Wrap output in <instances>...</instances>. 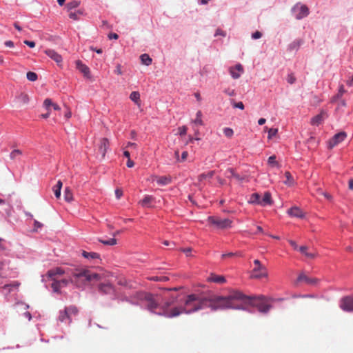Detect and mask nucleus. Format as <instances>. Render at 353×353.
Instances as JSON below:
<instances>
[{"instance_id":"obj_38","label":"nucleus","mask_w":353,"mask_h":353,"mask_svg":"<svg viewBox=\"0 0 353 353\" xmlns=\"http://www.w3.org/2000/svg\"><path fill=\"white\" fill-rule=\"evenodd\" d=\"M99 241L101 243H102L103 244L107 245H114L117 244V240L114 238H111L108 240L99 239Z\"/></svg>"},{"instance_id":"obj_43","label":"nucleus","mask_w":353,"mask_h":353,"mask_svg":"<svg viewBox=\"0 0 353 353\" xmlns=\"http://www.w3.org/2000/svg\"><path fill=\"white\" fill-rule=\"evenodd\" d=\"M26 77L27 79L30 81H35L37 79V74L33 72H28Z\"/></svg>"},{"instance_id":"obj_27","label":"nucleus","mask_w":353,"mask_h":353,"mask_svg":"<svg viewBox=\"0 0 353 353\" xmlns=\"http://www.w3.org/2000/svg\"><path fill=\"white\" fill-rule=\"evenodd\" d=\"M82 255L83 257H85L86 259H96L99 258V254L97 252H88L86 251H83L82 252Z\"/></svg>"},{"instance_id":"obj_63","label":"nucleus","mask_w":353,"mask_h":353,"mask_svg":"<svg viewBox=\"0 0 353 353\" xmlns=\"http://www.w3.org/2000/svg\"><path fill=\"white\" fill-rule=\"evenodd\" d=\"M4 44L6 46L9 47V48L14 47V43L12 41H6Z\"/></svg>"},{"instance_id":"obj_4","label":"nucleus","mask_w":353,"mask_h":353,"mask_svg":"<svg viewBox=\"0 0 353 353\" xmlns=\"http://www.w3.org/2000/svg\"><path fill=\"white\" fill-rule=\"evenodd\" d=\"M254 264L255 265V268L252 270L251 275L252 278L261 279L263 277L268 276V271L266 268L263 265L258 259L254 261Z\"/></svg>"},{"instance_id":"obj_40","label":"nucleus","mask_w":353,"mask_h":353,"mask_svg":"<svg viewBox=\"0 0 353 353\" xmlns=\"http://www.w3.org/2000/svg\"><path fill=\"white\" fill-rule=\"evenodd\" d=\"M285 176L286 180L284 181V183L288 185H292L294 181L291 174L289 172H285Z\"/></svg>"},{"instance_id":"obj_34","label":"nucleus","mask_w":353,"mask_h":353,"mask_svg":"<svg viewBox=\"0 0 353 353\" xmlns=\"http://www.w3.org/2000/svg\"><path fill=\"white\" fill-rule=\"evenodd\" d=\"M65 309L67 311V312L68 313L70 318H71V315L75 316L78 313V310H77V307H75L74 305L66 307Z\"/></svg>"},{"instance_id":"obj_54","label":"nucleus","mask_w":353,"mask_h":353,"mask_svg":"<svg viewBox=\"0 0 353 353\" xmlns=\"http://www.w3.org/2000/svg\"><path fill=\"white\" fill-rule=\"evenodd\" d=\"M188 156V152L187 151H184L182 152L181 157H180L179 162L185 161Z\"/></svg>"},{"instance_id":"obj_53","label":"nucleus","mask_w":353,"mask_h":353,"mask_svg":"<svg viewBox=\"0 0 353 353\" xmlns=\"http://www.w3.org/2000/svg\"><path fill=\"white\" fill-rule=\"evenodd\" d=\"M224 92L226 94L229 95V96H234V95H236V92L233 89H230V88L225 89L224 90Z\"/></svg>"},{"instance_id":"obj_30","label":"nucleus","mask_w":353,"mask_h":353,"mask_svg":"<svg viewBox=\"0 0 353 353\" xmlns=\"http://www.w3.org/2000/svg\"><path fill=\"white\" fill-rule=\"evenodd\" d=\"M250 203L261 205V195L258 193H254L251 195Z\"/></svg>"},{"instance_id":"obj_45","label":"nucleus","mask_w":353,"mask_h":353,"mask_svg":"<svg viewBox=\"0 0 353 353\" xmlns=\"http://www.w3.org/2000/svg\"><path fill=\"white\" fill-rule=\"evenodd\" d=\"M268 164L271 166H279L278 162L276 161V156L272 155L268 158Z\"/></svg>"},{"instance_id":"obj_26","label":"nucleus","mask_w":353,"mask_h":353,"mask_svg":"<svg viewBox=\"0 0 353 353\" xmlns=\"http://www.w3.org/2000/svg\"><path fill=\"white\" fill-rule=\"evenodd\" d=\"M225 176L228 178L234 177L237 180L242 179L239 174L234 172V170L232 168H228L225 172Z\"/></svg>"},{"instance_id":"obj_60","label":"nucleus","mask_w":353,"mask_h":353,"mask_svg":"<svg viewBox=\"0 0 353 353\" xmlns=\"http://www.w3.org/2000/svg\"><path fill=\"white\" fill-rule=\"evenodd\" d=\"M115 195H116V197L119 199L123 195V192L119 189H117L115 190Z\"/></svg>"},{"instance_id":"obj_17","label":"nucleus","mask_w":353,"mask_h":353,"mask_svg":"<svg viewBox=\"0 0 353 353\" xmlns=\"http://www.w3.org/2000/svg\"><path fill=\"white\" fill-rule=\"evenodd\" d=\"M326 117H327L326 112L325 111L322 110L320 112V114L314 117L311 119V124L313 125H319L324 121V119H325Z\"/></svg>"},{"instance_id":"obj_42","label":"nucleus","mask_w":353,"mask_h":353,"mask_svg":"<svg viewBox=\"0 0 353 353\" xmlns=\"http://www.w3.org/2000/svg\"><path fill=\"white\" fill-rule=\"evenodd\" d=\"M241 256L242 254L241 252H228V253H225V254H223L221 255V258L223 259H225V258L227 257H232V256Z\"/></svg>"},{"instance_id":"obj_32","label":"nucleus","mask_w":353,"mask_h":353,"mask_svg":"<svg viewBox=\"0 0 353 353\" xmlns=\"http://www.w3.org/2000/svg\"><path fill=\"white\" fill-rule=\"evenodd\" d=\"M80 5V2L79 1H75V0H73L69 3H68L65 6L67 10L68 11L72 10V9H74V8H77V7H79Z\"/></svg>"},{"instance_id":"obj_55","label":"nucleus","mask_w":353,"mask_h":353,"mask_svg":"<svg viewBox=\"0 0 353 353\" xmlns=\"http://www.w3.org/2000/svg\"><path fill=\"white\" fill-rule=\"evenodd\" d=\"M181 250L184 252L187 256H190L191 254L192 249L190 248H181Z\"/></svg>"},{"instance_id":"obj_48","label":"nucleus","mask_w":353,"mask_h":353,"mask_svg":"<svg viewBox=\"0 0 353 353\" xmlns=\"http://www.w3.org/2000/svg\"><path fill=\"white\" fill-rule=\"evenodd\" d=\"M149 279L154 281H167L168 279L166 276H152L149 278Z\"/></svg>"},{"instance_id":"obj_28","label":"nucleus","mask_w":353,"mask_h":353,"mask_svg":"<svg viewBox=\"0 0 353 353\" xmlns=\"http://www.w3.org/2000/svg\"><path fill=\"white\" fill-rule=\"evenodd\" d=\"M141 63L145 65H150L152 63V59L148 54H143L140 56Z\"/></svg>"},{"instance_id":"obj_62","label":"nucleus","mask_w":353,"mask_h":353,"mask_svg":"<svg viewBox=\"0 0 353 353\" xmlns=\"http://www.w3.org/2000/svg\"><path fill=\"white\" fill-rule=\"evenodd\" d=\"M288 242L293 247L294 249L297 250V249L299 248H298V245H297L296 243L294 241L289 240Z\"/></svg>"},{"instance_id":"obj_36","label":"nucleus","mask_w":353,"mask_h":353,"mask_svg":"<svg viewBox=\"0 0 353 353\" xmlns=\"http://www.w3.org/2000/svg\"><path fill=\"white\" fill-rule=\"evenodd\" d=\"M18 99L21 103L23 104L28 103L30 100L28 95L26 93H21L18 97Z\"/></svg>"},{"instance_id":"obj_13","label":"nucleus","mask_w":353,"mask_h":353,"mask_svg":"<svg viewBox=\"0 0 353 353\" xmlns=\"http://www.w3.org/2000/svg\"><path fill=\"white\" fill-rule=\"evenodd\" d=\"M288 214L291 217L303 219L305 217V213L297 206H293L288 210Z\"/></svg>"},{"instance_id":"obj_25","label":"nucleus","mask_w":353,"mask_h":353,"mask_svg":"<svg viewBox=\"0 0 353 353\" xmlns=\"http://www.w3.org/2000/svg\"><path fill=\"white\" fill-rule=\"evenodd\" d=\"M272 203L271 194L268 192H265L263 196H261V205L265 206Z\"/></svg>"},{"instance_id":"obj_5","label":"nucleus","mask_w":353,"mask_h":353,"mask_svg":"<svg viewBox=\"0 0 353 353\" xmlns=\"http://www.w3.org/2000/svg\"><path fill=\"white\" fill-rule=\"evenodd\" d=\"M208 221L219 229L230 228L232 224V221L228 219H220L216 216H209Z\"/></svg>"},{"instance_id":"obj_39","label":"nucleus","mask_w":353,"mask_h":353,"mask_svg":"<svg viewBox=\"0 0 353 353\" xmlns=\"http://www.w3.org/2000/svg\"><path fill=\"white\" fill-rule=\"evenodd\" d=\"M22 154V151L20 150H12L10 154V157L11 159L14 160L17 159L18 157L21 156Z\"/></svg>"},{"instance_id":"obj_20","label":"nucleus","mask_w":353,"mask_h":353,"mask_svg":"<svg viewBox=\"0 0 353 353\" xmlns=\"http://www.w3.org/2000/svg\"><path fill=\"white\" fill-rule=\"evenodd\" d=\"M77 68L81 72L85 77L90 74V69L88 66L83 64L80 60L76 61Z\"/></svg>"},{"instance_id":"obj_35","label":"nucleus","mask_w":353,"mask_h":353,"mask_svg":"<svg viewBox=\"0 0 353 353\" xmlns=\"http://www.w3.org/2000/svg\"><path fill=\"white\" fill-rule=\"evenodd\" d=\"M201 117H202V113L199 110L196 112V119L194 120L193 122L196 125H203V122Z\"/></svg>"},{"instance_id":"obj_47","label":"nucleus","mask_w":353,"mask_h":353,"mask_svg":"<svg viewBox=\"0 0 353 353\" xmlns=\"http://www.w3.org/2000/svg\"><path fill=\"white\" fill-rule=\"evenodd\" d=\"M188 130V128L185 125L181 126L178 128V132L177 134L180 136H183L186 134Z\"/></svg>"},{"instance_id":"obj_46","label":"nucleus","mask_w":353,"mask_h":353,"mask_svg":"<svg viewBox=\"0 0 353 353\" xmlns=\"http://www.w3.org/2000/svg\"><path fill=\"white\" fill-rule=\"evenodd\" d=\"M223 133L225 137L230 138L232 137L234 132H233L232 129L229 128H225L223 129Z\"/></svg>"},{"instance_id":"obj_23","label":"nucleus","mask_w":353,"mask_h":353,"mask_svg":"<svg viewBox=\"0 0 353 353\" xmlns=\"http://www.w3.org/2000/svg\"><path fill=\"white\" fill-rule=\"evenodd\" d=\"M58 319L61 322H65L67 323H70L72 321L65 309L63 311H60Z\"/></svg>"},{"instance_id":"obj_7","label":"nucleus","mask_w":353,"mask_h":353,"mask_svg":"<svg viewBox=\"0 0 353 353\" xmlns=\"http://www.w3.org/2000/svg\"><path fill=\"white\" fill-rule=\"evenodd\" d=\"M339 306L345 312H353V295L343 297L340 301Z\"/></svg>"},{"instance_id":"obj_31","label":"nucleus","mask_w":353,"mask_h":353,"mask_svg":"<svg viewBox=\"0 0 353 353\" xmlns=\"http://www.w3.org/2000/svg\"><path fill=\"white\" fill-rule=\"evenodd\" d=\"M62 188V182L58 181L57 185L53 187L52 190L57 198H59L61 196V189Z\"/></svg>"},{"instance_id":"obj_50","label":"nucleus","mask_w":353,"mask_h":353,"mask_svg":"<svg viewBox=\"0 0 353 353\" xmlns=\"http://www.w3.org/2000/svg\"><path fill=\"white\" fill-rule=\"evenodd\" d=\"M232 105L234 108H239L241 110H243L244 109V105L242 102H234V101H232Z\"/></svg>"},{"instance_id":"obj_9","label":"nucleus","mask_w":353,"mask_h":353,"mask_svg":"<svg viewBox=\"0 0 353 353\" xmlns=\"http://www.w3.org/2000/svg\"><path fill=\"white\" fill-rule=\"evenodd\" d=\"M52 283L51 284V287L54 292H59L60 289L66 286L68 283V280L67 279H61L58 280L57 278L51 279Z\"/></svg>"},{"instance_id":"obj_8","label":"nucleus","mask_w":353,"mask_h":353,"mask_svg":"<svg viewBox=\"0 0 353 353\" xmlns=\"http://www.w3.org/2000/svg\"><path fill=\"white\" fill-rule=\"evenodd\" d=\"M320 280L317 278H312L309 277L304 273H301L295 282L296 284H298L300 282H305L307 285L316 286L319 283Z\"/></svg>"},{"instance_id":"obj_24","label":"nucleus","mask_w":353,"mask_h":353,"mask_svg":"<svg viewBox=\"0 0 353 353\" xmlns=\"http://www.w3.org/2000/svg\"><path fill=\"white\" fill-rule=\"evenodd\" d=\"M303 40L302 39H296L293 41L291 43L289 44L288 47V50L294 51L298 50L299 47L302 45Z\"/></svg>"},{"instance_id":"obj_61","label":"nucleus","mask_w":353,"mask_h":353,"mask_svg":"<svg viewBox=\"0 0 353 353\" xmlns=\"http://www.w3.org/2000/svg\"><path fill=\"white\" fill-rule=\"evenodd\" d=\"M108 38L110 39H117L119 38V36L116 33H110L108 34Z\"/></svg>"},{"instance_id":"obj_16","label":"nucleus","mask_w":353,"mask_h":353,"mask_svg":"<svg viewBox=\"0 0 353 353\" xmlns=\"http://www.w3.org/2000/svg\"><path fill=\"white\" fill-rule=\"evenodd\" d=\"M45 53L52 59H53L57 63L59 64L62 62L61 56L55 52L54 50L48 49L45 51Z\"/></svg>"},{"instance_id":"obj_33","label":"nucleus","mask_w":353,"mask_h":353,"mask_svg":"<svg viewBox=\"0 0 353 353\" xmlns=\"http://www.w3.org/2000/svg\"><path fill=\"white\" fill-rule=\"evenodd\" d=\"M64 199L67 202H70L73 200V194L69 188H65L64 191Z\"/></svg>"},{"instance_id":"obj_22","label":"nucleus","mask_w":353,"mask_h":353,"mask_svg":"<svg viewBox=\"0 0 353 353\" xmlns=\"http://www.w3.org/2000/svg\"><path fill=\"white\" fill-rule=\"evenodd\" d=\"M154 199L152 196L146 195L139 203L143 207L150 208Z\"/></svg>"},{"instance_id":"obj_64","label":"nucleus","mask_w":353,"mask_h":353,"mask_svg":"<svg viewBox=\"0 0 353 353\" xmlns=\"http://www.w3.org/2000/svg\"><path fill=\"white\" fill-rule=\"evenodd\" d=\"M71 115H72L71 111L67 108V110L65 112V117L66 119H69L71 117Z\"/></svg>"},{"instance_id":"obj_56","label":"nucleus","mask_w":353,"mask_h":353,"mask_svg":"<svg viewBox=\"0 0 353 353\" xmlns=\"http://www.w3.org/2000/svg\"><path fill=\"white\" fill-rule=\"evenodd\" d=\"M23 43L27 45L28 46H29L30 48H34L35 46V43L34 41H28V40H25L23 41Z\"/></svg>"},{"instance_id":"obj_19","label":"nucleus","mask_w":353,"mask_h":353,"mask_svg":"<svg viewBox=\"0 0 353 353\" xmlns=\"http://www.w3.org/2000/svg\"><path fill=\"white\" fill-rule=\"evenodd\" d=\"M208 280L210 282L216 283H225L226 280L223 276L221 275H217L215 274H211L209 277L208 278Z\"/></svg>"},{"instance_id":"obj_15","label":"nucleus","mask_w":353,"mask_h":353,"mask_svg":"<svg viewBox=\"0 0 353 353\" xmlns=\"http://www.w3.org/2000/svg\"><path fill=\"white\" fill-rule=\"evenodd\" d=\"M109 147V141L106 138H103L100 140L98 147L99 152L101 154V157L104 158L105 152Z\"/></svg>"},{"instance_id":"obj_21","label":"nucleus","mask_w":353,"mask_h":353,"mask_svg":"<svg viewBox=\"0 0 353 353\" xmlns=\"http://www.w3.org/2000/svg\"><path fill=\"white\" fill-rule=\"evenodd\" d=\"M157 183L160 185H166L171 183L172 179L169 176H154Z\"/></svg>"},{"instance_id":"obj_12","label":"nucleus","mask_w":353,"mask_h":353,"mask_svg":"<svg viewBox=\"0 0 353 353\" xmlns=\"http://www.w3.org/2000/svg\"><path fill=\"white\" fill-rule=\"evenodd\" d=\"M99 291L104 294H112L114 292V288L109 282L101 283L99 285Z\"/></svg>"},{"instance_id":"obj_18","label":"nucleus","mask_w":353,"mask_h":353,"mask_svg":"<svg viewBox=\"0 0 353 353\" xmlns=\"http://www.w3.org/2000/svg\"><path fill=\"white\" fill-rule=\"evenodd\" d=\"M299 252L305 255L307 258L313 259L318 256L317 252H308V248L307 246H301L299 248Z\"/></svg>"},{"instance_id":"obj_14","label":"nucleus","mask_w":353,"mask_h":353,"mask_svg":"<svg viewBox=\"0 0 353 353\" xmlns=\"http://www.w3.org/2000/svg\"><path fill=\"white\" fill-rule=\"evenodd\" d=\"M243 72V68L241 64L238 63L234 67L230 68V73L234 79H239Z\"/></svg>"},{"instance_id":"obj_11","label":"nucleus","mask_w":353,"mask_h":353,"mask_svg":"<svg viewBox=\"0 0 353 353\" xmlns=\"http://www.w3.org/2000/svg\"><path fill=\"white\" fill-rule=\"evenodd\" d=\"M71 269L65 270L62 268H56L54 269L50 270L48 272V275L50 279L57 278L58 275H62L64 274H67L68 276L70 274Z\"/></svg>"},{"instance_id":"obj_10","label":"nucleus","mask_w":353,"mask_h":353,"mask_svg":"<svg viewBox=\"0 0 353 353\" xmlns=\"http://www.w3.org/2000/svg\"><path fill=\"white\" fill-rule=\"evenodd\" d=\"M346 137H347V134L345 132H340L336 134L333 137V138L331 140H330L329 147L332 148L336 146L339 143L343 141Z\"/></svg>"},{"instance_id":"obj_3","label":"nucleus","mask_w":353,"mask_h":353,"mask_svg":"<svg viewBox=\"0 0 353 353\" xmlns=\"http://www.w3.org/2000/svg\"><path fill=\"white\" fill-rule=\"evenodd\" d=\"M245 296L249 299V301L246 303H243L242 307L239 309H243L247 304L252 303L258 309V310L263 313H267L271 308V305L268 303V300L265 297H260L257 299H252L251 297L243 294Z\"/></svg>"},{"instance_id":"obj_6","label":"nucleus","mask_w":353,"mask_h":353,"mask_svg":"<svg viewBox=\"0 0 353 353\" xmlns=\"http://www.w3.org/2000/svg\"><path fill=\"white\" fill-rule=\"evenodd\" d=\"M292 11L296 19H301L309 14V9L305 5L296 4L293 7Z\"/></svg>"},{"instance_id":"obj_59","label":"nucleus","mask_w":353,"mask_h":353,"mask_svg":"<svg viewBox=\"0 0 353 353\" xmlns=\"http://www.w3.org/2000/svg\"><path fill=\"white\" fill-rule=\"evenodd\" d=\"M114 72L117 74L118 75L122 74V70H121V65L118 64L116 67V69L114 70Z\"/></svg>"},{"instance_id":"obj_58","label":"nucleus","mask_w":353,"mask_h":353,"mask_svg":"<svg viewBox=\"0 0 353 353\" xmlns=\"http://www.w3.org/2000/svg\"><path fill=\"white\" fill-rule=\"evenodd\" d=\"M19 285V283L17 281L14 282L12 284H9V285H4V288L6 289V288H10V287H14V288H17L18 286Z\"/></svg>"},{"instance_id":"obj_51","label":"nucleus","mask_w":353,"mask_h":353,"mask_svg":"<svg viewBox=\"0 0 353 353\" xmlns=\"http://www.w3.org/2000/svg\"><path fill=\"white\" fill-rule=\"evenodd\" d=\"M287 81L289 83L293 84L296 81V78L292 74H290L288 76Z\"/></svg>"},{"instance_id":"obj_37","label":"nucleus","mask_w":353,"mask_h":353,"mask_svg":"<svg viewBox=\"0 0 353 353\" xmlns=\"http://www.w3.org/2000/svg\"><path fill=\"white\" fill-rule=\"evenodd\" d=\"M346 90L344 88L343 85H341L338 91V93L334 97V100L341 99L344 93H345Z\"/></svg>"},{"instance_id":"obj_52","label":"nucleus","mask_w":353,"mask_h":353,"mask_svg":"<svg viewBox=\"0 0 353 353\" xmlns=\"http://www.w3.org/2000/svg\"><path fill=\"white\" fill-rule=\"evenodd\" d=\"M262 37V33L259 31H256L255 32L252 33V38L253 39H260Z\"/></svg>"},{"instance_id":"obj_29","label":"nucleus","mask_w":353,"mask_h":353,"mask_svg":"<svg viewBox=\"0 0 353 353\" xmlns=\"http://www.w3.org/2000/svg\"><path fill=\"white\" fill-rule=\"evenodd\" d=\"M130 99L135 103H137L138 105H140V94L139 92H132L130 95Z\"/></svg>"},{"instance_id":"obj_44","label":"nucleus","mask_w":353,"mask_h":353,"mask_svg":"<svg viewBox=\"0 0 353 353\" xmlns=\"http://www.w3.org/2000/svg\"><path fill=\"white\" fill-rule=\"evenodd\" d=\"M265 130H268V139H270L273 137H274L277 134V132H278V130L276 128H270V129H268V128L265 127Z\"/></svg>"},{"instance_id":"obj_57","label":"nucleus","mask_w":353,"mask_h":353,"mask_svg":"<svg viewBox=\"0 0 353 353\" xmlns=\"http://www.w3.org/2000/svg\"><path fill=\"white\" fill-rule=\"evenodd\" d=\"M34 225L35 230H37L39 228H41L43 226L42 223H41L40 222H39L37 220H34Z\"/></svg>"},{"instance_id":"obj_1","label":"nucleus","mask_w":353,"mask_h":353,"mask_svg":"<svg viewBox=\"0 0 353 353\" xmlns=\"http://www.w3.org/2000/svg\"><path fill=\"white\" fill-rule=\"evenodd\" d=\"M166 290L163 296L150 293L139 292L137 298L142 306L150 312L168 318L181 314H190L211 308L212 310L240 308L249 299L239 291H231L227 296H216L207 293H193L188 295L169 294Z\"/></svg>"},{"instance_id":"obj_49","label":"nucleus","mask_w":353,"mask_h":353,"mask_svg":"<svg viewBox=\"0 0 353 353\" xmlns=\"http://www.w3.org/2000/svg\"><path fill=\"white\" fill-rule=\"evenodd\" d=\"M53 103L51 99H45L44 102H43V106L48 110H49V108L50 107H51Z\"/></svg>"},{"instance_id":"obj_41","label":"nucleus","mask_w":353,"mask_h":353,"mask_svg":"<svg viewBox=\"0 0 353 353\" xmlns=\"http://www.w3.org/2000/svg\"><path fill=\"white\" fill-rule=\"evenodd\" d=\"M82 14L83 12L81 10H78L77 12H70L69 14V17L74 21H78L79 20V15Z\"/></svg>"},{"instance_id":"obj_2","label":"nucleus","mask_w":353,"mask_h":353,"mask_svg":"<svg viewBox=\"0 0 353 353\" xmlns=\"http://www.w3.org/2000/svg\"><path fill=\"white\" fill-rule=\"evenodd\" d=\"M70 281L78 288L84 287L88 283L92 281H100L101 274L85 269L70 270Z\"/></svg>"}]
</instances>
